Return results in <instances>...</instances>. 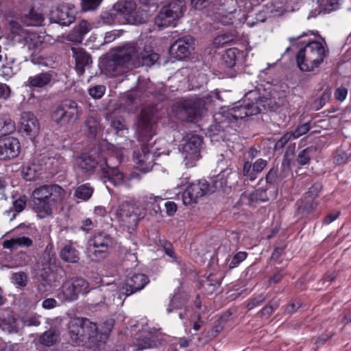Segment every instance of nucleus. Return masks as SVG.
<instances>
[{"label": "nucleus", "mask_w": 351, "mask_h": 351, "mask_svg": "<svg viewBox=\"0 0 351 351\" xmlns=\"http://www.w3.org/2000/svg\"><path fill=\"white\" fill-rule=\"evenodd\" d=\"M91 28L92 27L90 23L85 20L82 21L76 29L80 39L82 40L84 36L86 34Z\"/></svg>", "instance_id": "47"}, {"label": "nucleus", "mask_w": 351, "mask_h": 351, "mask_svg": "<svg viewBox=\"0 0 351 351\" xmlns=\"http://www.w3.org/2000/svg\"><path fill=\"white\" fill-rule=\"evenodd\" d=\"M71 50L75 61V69L79 75H82L85 66L92 62L91 57L82 48L72 47Z\"/></svg>", "instance_id": "25"}, {"label": "nucleus", "mask_w": 351, "mask_h": 351, "mask_svg": "<svg viewBox=\"0 0 351 351\" xmlns=\"http://www.w3.org/2000/svg\"><path fill=\"white\" fill-rule=\"evenodd\" d=\"M102 0H82V8L84 11L95 10Z\"/></svg>", "instance_id": "48"}, {"label": "nucleus", "mask_w": 351, "mask_h": 351, "mask_svg": "<svg viewBox=\"0 0 351 351\" xmlns=\"http://www.w3.org/2000/svg\"><path fill=\"white\" fill-rule=\"evenodd\" d=\"M112 127L117 132L125 129V124L122 118L115 119L111 122Z\"/></svg>", "instance_id": "59"}, {"label": "nucleus", "mask_w": 351, "mask_h": 351, "mask_svg": "<svg viewBox=\"0 0 351 351\" xmlns=\"http://www.w3.org/2000/svg\"><path fill=\"white\" fill-rule=\"evenodd\" d=\"M106 92V86L104 85H96L88 89V93L91 97L98 99L102 97Z\"/></svg>", "instance_id": "42"}, {"label": "nucleus", "mask_w": 351, "mask_h": 351, "mask_svg": "<svg viewBox=\"0 0 351 351\" xmlns=\"http://www.w3.org/2000/svg\"><path fill=\"white\" fill-rule=\"evenodd\" d=\"M25 206H26V201L22 197H20V198L16 199L13 203V206L14 208V210L17 213L21 212L25 208Z\"/></svg>", "instance_id": "58"}, {"label": "nucleus", "mask_w": 351, "mask_h": 351, "mask_svg": "<svg viewBox=\"0 0 351 351\" xmlns=\"http://www.w3.org/2000/svg\"><path fill=\"white\" fill-rule=\"evenodd\" d=\"M21 151L19 141L12 136L0 139V160H8L17 157Z\"/></svg>", "instance_id": "18"}, {"label": "nucleus", "mask_w": 351, "mask_h": 351, "mask_svg": "<svg viewBox=\"0 0 351 351\" xmlns=\"http://www.w3.org/2000/svg\"><path fill=\"white\" fill-rule=\"evenodd\" d=\"M11 279L13 284L20 287H25L27 283V276L22 271L14 273Z\"/></svg>", "instance_id": "40"}, {"label": "nucleus", "mask_w": 351, "mask_h": 351, "mask_svg": "<svg viewBox=\"0 0 351 351\" xmlns=\"http://www.w3.org/2000/svg\"><path fill=\"white\" fill-rule=\"evenodd\" d=\"M23 34L24 45L31 51V61L35 64H43V58L36 53L44 48L45 37L31 32H25Z\"/></svg>", "instance_id": "15"}, {"label": "nucleus", "mask_w": 351, "mask_h": 351, "mask_svg": "<svg viewBox=\"0 0 351 351\" xmlns=\"http://www.w3.org/2000/svg\"><path fill=\"white\" fill-rule=\"evenodd\" d=\"M51 75L48 72L40 73L29 77L26 85L32 88H44L51 82Z\"/></svg>", "instance_id": "26"}, {"label": "nucleus", "mask_w": 351, "mask_h": 351, "mask_svg": "<svg viewBox=\"0 0 351 351\" xmlns=\"http://www.w3.org/2000/svg\"><path fill=\"white\" fill-rule=\"evenodd\" d=\"M43 168V165L37 164L34 161L31 164L23 166L22 169L23 176L24 179L28 181L35 180L42 173Z\"/></svg>", "instance_id": "28"}, {"label": "nucleus", "mask_w": 351, "mask_h": 351, "mask_svg": "<svg viewBox=\"0 0 351 351\" xmlns=\"http://www.w3.org/2000/svg\"><path fill=\"white\" fill-rule=\"evenodd\" d=\"M3 330L8 333H16L19 331V324L14 317H8L2 324Z\"/></svg>", "instance_id": "39"}, {"label": "nucleus", "mask_w": 351, "mask_h": 351, "mask_svg": "<svg viewBox=\"0 0 351 351\" xmlns=\"http://www.w3.org/2000/svg\"><path fill=\"white\" fill-rule=\"evenodd\" d=\"M156 158V154L149 150L147 145H144L141 151L134 153V160L138 168L143 173H147L152 169Z\"/></svg>", "instance_id": "21"}, {"label": "nucleus", "mask_w": 351, "mask_h": 351, "mask_svg": "<svg viewBox=\"0 0 351 351\" xmlns=\"http://www.w3.org/2000/svg\"><path fill=\"white\" fill-rule=\"evenodd\" d=\"M104 159V158L99 161H96L90 155L83 154L79 158L78 165L82 169L86 171H92L96 167H98L101 171L100 165L104 164L103 161Z\"/></svg>", "instance_id": "29"}, {"label": "nucleus", "mask_w": 351, "mask_h": 351, "mask_svg": "<svg viewBox=\"0 0 351 351\" xmlns=\"http://www.w3.org/2000/svg\"><path fill=\"white\" fill-rule=\"evenodd\" d=\"M57 306V302L53 298H47L43 301L42 306L45 309H51Z\"/></svg>", "instance_id": "62"}, {"label": "nucleus", "mask_w": 351, "mask_h": 351, "mask_svg": "<svg viewBox=\"0 0 351 351\" xmlns=\"http://www.w3.org/2000/svg\"><path fill=\"white\" fill-rule=\"evenodd\" d=\"M95 225L90 219H86L82 221L81 229L86 232L91 230Z\"/></svg>", "instance_id": "61"}, {"label": "nucleus", "mask_w": 351, "mask_h": 351, "mask_svg": "<svg viewBox=\"0 0 351 351\" xmlns=\"http://www.w3.org/2000/svg\"><path fill=\"white\" fill-rule=\"evenodd\" d=\"M86 124L88 128L90 134L93 136H95L99 130V123L97 120L93 117H89L86 121Z\"/></svg>", "instance_id": "49"}, {"label": "nucleus", "mask_w": 351, "mask_h": 351, "mask_svg": "<svg viewBox=\"0 0 351 351\" xmlns=\"http://www.w3.org/2000/svg\"><path fill=\"white\" fill-rule=\"evenodd\" d=\"M19 131L29 136L31 139L34 138L39 133V121L32 112H24L22 113L19 123Z\"/></svg>", "instance_id": "19"}, {"label": "nucleus", "mask_w": 351, "mask_h": 351, "mask_svg": "<svg viewBox=\"0 0 351 351\" xmlns=\"http://www.w3.org/2000/svg\"><path fill=\"white\" fill-rule=\"evenodd\" d=\"M266 182L270 184H278L281 181H279V175L278 174L277 169L271 168L267 173L265 177Z\"/></svg>", "instance_id": "50"}, {"label": "nucleus", "mask_w": 351, "mask_h": 351, "mask_svg": "<svg viewBox=\"0 0 351 351\" xmlns=\"http://www.w3.org/2000/svg\"><path fill=\"white\" fill-rule=\"evenodd\" d=\"M14 74V69L10 62L3 64L0 68V76L5 80H8Z\"/></svg>", "instance_id": "43"}, {"label": "nucleus", "mask_w": 351, "mask_h": 351, "mask_svg": "<svg viewBox=\"0 0 351 351\" xmlns=\"http://www.w3.org/2000/svg\"><path fill=\"white\" fill-rule=\"evenodd\" d=\"M162 201V198L159 196H154L152 194L143 197V202L147 209L152 210L155 213L160 211L159 203Z\"/></svg>", "instance_id": "33"}, {"label": "nucleus", "mask_w": 351, "mask_h": 351, "mask_svg": "<svg viewBox=\"0 0 351 351\" xmlns=\"http://www.w3.org/2000/svg\"><path fill=\"white\" fill-rule=\"evenodd\" d=\"M88 284L83 278H74L66 280L57 297L62 301H72L77 299L80 293L88 292Z\"/></svg>", "instance_id": "13"}, {"label": "nucleus", "mask_w": 351, "mask_h": 351, "mask_svg": "<svg viewBox=\"0 0 351 351\" xmlns=\"http://www.w3.org/2000/svg\"><path fill=\"white\" fill-rule=\"evenodd\" d=\"M104 332L99 335L96 324L86 318H74L69 324V334L76 346L96 343L108 339L113 327V322L108 320L104 323Z\"/></svg>", "instance_id": "2"}, {"label": "nucleus", "mask_w": 351, "mask_h": 351, "mask_svg": "<svg viewBox=\"0 0 351 351\" xmlns=\"http://www.w3.org/2000/svg\"><path fill=\"white\" fill-rule=\"evenodd\" d=\"M238 54L239 50L237 48H230L226 51L223 59L228 67L231 68L235 65Z\"/></svg>", "instance_id": "36"}, {"label": "nucleus", "mask_w": 351, "mask_h": 351, "mask_svg": "<svg viewBox=\"0 0 351 351\" xmlns=\"http://www.w3.org/2000/svg\"><path fill=\"white\" fill-rule=\"evenodd\" d=\"M32 245V241L27 237H19L5 240L3 242V247L10 250L17 249L20 247H29Z\"/></svg>", "instance_id": "30"}, {"label": "nucleus", "mask_w": 351, "mask_h": 351, "mask_svg": "<svg viewBox=\"0 0 351 351\" xmlns=\"http://www.w3.org/2000/svg\"><path fill=\"white\" fill-rule=\"evenodd\" d=\"M186 9L184 0H171L168 5L161 9L155 18V24L160 28L176 26L183 16Z\"/></svg>", "instance_id": "8"}, {"label": "nucleus", "mask_w": 351, "mask_h": 351, "mask_svg": "<svg viewBox=\"0 0 351 351\" xmlns=\"http://www.w3.org/2000/svg\"><path fill=\"white\" fill-rule=\"evenodd\" d=\"M247 254L245 252H238L232 257L229 263V268L233 269L237 267L241 262L247 258Z\"/></svg>", "instance_id": "44"}, {"label": "nucleus", "mask_w": 351, "mask_h": 351, "mask_svg": "<svg viewBox=\"0 0 351 351\" xmlns=\"http://www.w3.org/2000/svg\"><path fill=\"white\" fill-rule=\"evenodd\" d=\"M51 203L54 202H61L65 197V191L58 185H50Z\"/></svg>", "instance_id": "38"}, {"label": "nucleus", "mask_w": 351, "mask_h": 351, "mask_svg": "<svg viewBox=\"0 0 351 351\" xmlns=\"http://www.w3.org/2000/svg\"><path fill=\"white\" fill-rule=\"evenodd\" d=\"M293 138L292 133L287 132L275 144L276 149H282L285 145L291 139Z\"/></svg>", "instance_id": "51"}, {"label": "nucleus", "mask_w": 351, "mask_h": 351, "mask_svg": "<svg viewBox=\"0 0 351 351\" xmlns=\"http://www.w3.org/2000/svg\"><path fill=\"white\" fill-rule=\"evenodd\" d=\"M114 58L108 61L107 71L113 75H121L134 67L152 66L159 59L153 51L151 41L140 38L114 49Z\"/></svg>", "instance_id": "1"}, {"label": "nucleus", "mask_w": 351, "mask_h": 351, "mask_svg": "<svg viewBox=\"0 0 351 351\" xmlns=\"http://www.w3.org/2000/svg\"><path fill=\"white\" fill-rule=\"evenodd\" d=\"M93 191V188L90 184H84L77 187L75 191V196L79 199L86 201L91 197Z\"/></svg>", "instance_id": "34"}, {"label": "nucleus", "mask_w": 351, "mask_h": 351, "mask_svg": "<svg viewBox=\"0 0 351 351\" xmlns=\"http://www.w3.org/2000/svg\"><path fill=\"white\" fill-rule=\"evenodd\" d=\"M33 208L40 218H45L52 214L50 189L43 185L32 192Z\"/></svg>", "instance_id": "12"}, {"label": "nucleus", "mask_w": 351, "mask_h": 351, "mask_svg": "<svg viewBox=\"0 0 351 351\" xmlns=\"http://www.w3.org/2000/svg\"><path fill=\"white\" fill-rule=\"evenodd\" d=\"M44 21L43 14L36 10L32 9L28 14L23 19V23L27 26H40Z\"/></svg>", "instance_id": "31"}, {"label": "nucleus", "mask_w": 351, "mask_h": 351, "mask_svg": "<svg viewBox=\"0 0 351 351\" xmlns=\"http://www.w3.org/2000/svg\"><path fill=\"white\" fill-rule=\"evenodd\" d=\"M213 99L221 100L219 91L212 92L202 98L184 99L178 104L177 108L181 113L186 114L189 121H193L204 114L207 109L206 106L213 101Z\"/></svg>", "instance_id": "6"}, {"label": "nucleus", "mask_w": 351, "mask_h": 351, "mask_svg": "<svg viewBox=\"0 0 351 351\" xmlns=\"http://www.w3.org/2000/svg\"><path fill=\"white\" fill-rule=\"evenodd\" d=\"M60 256L68 263H76L79 260L78 252L71 241H67L61 248Z\"/></svg>", "instance_id": "27"}, {"label": "nucleus", "mask_w": 351, "mask_h": 351, "mask_svg": "<svg viewBox=\"0 0 351 351\" xmlns=\"http://www.w3.org/2000/svg\"><path fill=\"white\" fill-rule=\"evenodd\" d=\"M104 164H101V173L102 176L107 178L114 186L125 185L130 187L129 181L132 180H140L141 177L138 173H132L128 176L124 177L123 174L116 167H110L107 160H104Z\"/></svg>", "instance_id": "14"}, {"label": "nucleus", "mask_w": 351, "mask_h": 351, "mask_svg": "<svg viewBox=\"0 0 351 351\" xmlns=\"http://www.w3.org/2000/svg\"><path fill=\"white\" fill-rule=\"evenodd\" d=\"M285 274L282 269L277 270L274 274L269 279L268 283L269 285L276 284L279 282L282 278L285 276Z\"/></svg>", "instance_id": "55"}, {"label": "nucleus", "mask_w": 351, "mask_h": 351, "mask_svg": "<svg viewBox=\"0 0 351 351\" xmlns=\"http://www.w3.org/2000/svg\"><path fill=\"white\" fill-rule=\"evenodd\" d=\"M15 129V123L12 119H0V136L9 134L13 132Z\"/></svg>", "instance_id": "37"}, {"label": "nucleus", "mask_w": 351, "mask_h": 351, "mask_svg": "<svg viewBox=\"0 0 351 351\" xmlns=\"http://www.w3.org/2000/svg\"><path fill=\"white\" fill-rule=\"evenodd\" d=\"M290 172V164L288 160H283L281 165V171L279 175V181H282L287 178Z\"/></svg>", "instance_id": "54"}, {"label": "nucleus", "mask_w": 351, "mask_h": 351, "mask_svg": "<svg viewBox=\"0 0 351 351\" xmlns=\"http://www.w3.org/2000/svg\"><path fill=\"white\" fill-rule=\"evenodd\" d=\"M312 147H307L302 150L298 155L297 162L300 165H305L308 163L311 158V154L313 152Z\"/></svg>", "instance_id": "41"}, {"label": "nucleus", "mask_w": 351, "mask_h": 351, "mask_svg": "<svg viewBox=\"0 0 351 351\" xmlns=\"http://www.w3.org/2000/svg\"><path fill=\"white\" fill-rule=\"evenodd\" d=\"M149 282V278L146 275L134 274L126 280L125 285L121 288L120 293L128 297L143 289Z\"/></svg>", "instance_id": "20"}, {"label": "nucleus", "mask_w": 351, "mask_h": 351, "mask_svg": "<svg viewBox=\"0 0 351 351\" xmlns=\"http://www.w3.org/2000/svg\"><path fill=\"white\" fill-rule=\"evenodd\" d=\"M202 144L203 139L199 135L188 134L184 138L181 151L184 158L183 162L186 167H193L196 165L201 157Z\"/></svg>", "instance_id": "9"}, {"label": "nucleus", "mask_w": 351, "mask_h": 351, "mask_svg": "<svg viewBox=\"0 0 351 351\" xmlns=\"http://www.w3.org/2000/svg\"><path fill=\"white\" fill-rule=\"evenodd\" d=\"M278 304L277 302H271L269 305L265 306L262 309V313L263 315H270L275 309L278 307Z\"/></svg>", "instance_id": "64"}, {"label": "nucleus", "mask_w": 351, "mask_h": 351, "mask_svg": "<svg viewBox=\"0 0 351 351\" xmlns=\"http://www.w3.org/2000/svg\"><path fill=\"white\" fill-rule=\"evenodd\" d=\"M232 175L230 168L223 169L212 181V186H209L206 180L189 184L182 194V201L185 205L195 202L198 197L213 193L216 191L224 190L229 184Z\"/></svg>", "instance_id": "3"}, {"label": "nucleus", "mask_w": 351, "mask_h": 351, "mask_svg": "<svg viewBox=\"0 0 351 351\" xmlns=\"http://www.w3.org/2000/svg\"><path fill=\"white\" fill-rule=\"evenodd\" d=\"M261 109L254 103L237 104L229 110L228 114L235 120L242 119L248 116H252L261 112Z\"/></svg>", "instance_id": "22"}, {"label": "nucleus", "mask_w": 351, "mask_h": 351, "mask_svg": "<svg viewBox=\"0 0 351 351\" xmlns=\"http://www.w3.org/2000/svg\"><path fill=\"white\" fill-rule=\"evenodd\" d=\"M114 8L125 19L127 23H135L136 22V5L134 1H121L115 4Z\"/></svg>", "instance_id": "23"}, {"label": "nucleus", "mask_w": 351, "mask_h": 351, "mask_svg": "<svg viewBox=\"0 0 351 351\" xmlns=\"http://www.w3.org/2000/svg\"><path fill=\"white\" fill-rule=\"evenodd\" d=\"M135 344L136 346V351L152 348L157 345L155 336L152 332H149L143 339H136Z\"/></svg>", "instance_id": "32"}, {"label": "nucleus", "mask_w": 351, "mask_h": 351, "mask_svg": "<svg viewBox=\"0 0 351 351\" xmlns=\"http://www.w3.org/2000/svg\"><path fill=\"white\" fill-rule=\"evenodd\" d=\"M265 298L263 295H259L257 297L252 298L249 303L247 304V308L249 310L252 309L253 308L259 306L263 302H264Z\"/></svg>", "instance_id": "56"}, {"label": "nucleus", "mask_w": 351, "mask_h": 351, "mask_svg": "<svg viewBox=\"0 0 351 351\" xmlns=\"http://www.w3.org/2000/svg\"><path fill=\"white\" fill-rule=\"evenodd\" d=\"M10 88L5 84H0V97L7 99L10 97Z\"/></svg>", "instance_id": "63"}, {"label": "nucleus", "mask_w": 351, "mask_h": 351, "mask_svg": "<svg viewBox=\"0 0 351 351\" xmlns=\"http://www.w3.org/2000/svg\"><path fill=\"white\" fill-rule=\"evenodd\" d=\"M311 129L310 122L299 125L295 130L292 132L293 139L298 138L301 136L306 134Z\"/></svg>", "instance_id": "45"}, {"label": "nucleus", "mask_w": 351, "mask_h": 351, "mask_svg": "<svg viewBox=\"0 0 351 351\" xmlns=\"http://www.w3.org/2000/svg\"><path fill=\"white\" fill-rule=\"evenodd\" d=\"M115 245L114 239L106 232H98L88 240L86 255L92 262H99L105 259Z\"/></svg>", "instance_id": "5"}, {"label": "nucleus", "mask_w": 351, "mask_h": 351, "mask_svg": "<svg viewBox=\"0 0 351 351\" xmlns=\"http://www.w3.org/2000/svg\"><path fill=\"white\" fill-rule=\"evenodd\" d=\"M153 109L143 108L137 118L135 135L141 142H148L154 135V121Z\"/></svg>", "instance_id": "11"}, {"label": "nucleus", "mask_w": 351, "mask_h": 351, "mask_svg": "<svg viewBox=\"0 0 351 351\" xmlns=\"http://www.w3.org/2000/svg\"><path fill=\"white\" fill-rule=\"evenodd\" d=\"M76 11L66 4H61L53 9L50 13L51 21L62 26H69L75 20Z\"/></svg>", "instance_id": "16"}, {"label": "nucleus", "mask_w": 351, "mask_h": 351, "mask_svg": "<svg viewBox=\"0 0 351 351\" xmlns=\"http://www.w3.org/2000/svg\"><path fill=\"white\" fill-rule=\"evenodd\" d=\"M326 56V49L321 43L309 42L298 51L297 65L302 71H311L323 62Z\"/></svg>", "instance_id": "4"}, {"label": "nucleus", "mask_w": 351, "mask_h": 351, "mask_svg": "<svg viewBox=\"0 0 351 351\" xmlns=\"http://www.w3.org/2000/svg\"><path fill=\"white\" fill-rule=\"evenodd\" d=\"M81 114L82 110L75 101L65 99L53 110L51 119L58 125L66 128L78 120Z\"/></svg>", "instance_id": "7"}, {"label": "nucleus", "mask_w": 351, "mask_h": 351, "mask_svg": "<svg viewBox=\"0 0 351 351\" xmlns=\"http://www.w3.org/2000/svg\"><path fill=\"white\" fill-rule=\"evenodd\" d=\"M233 35H229L227 34H223L217 36L214 39V44L216 45H222L228 43L234 39Z\"/></svg>", "instance_id": "53"}, {"label": "nucleus", "mask_w": 351, "mask_h": 351, "mask_svg": "<svg viewBox=\"0 0 351 351\" xmlns=\"http://www.w3.org/2000/svg\"><path fill=\"white\" fill-rule=\"evenodd\" d=\"M348 95V90L345 87H339L336 89L335 93V97L339 101H343L346 99Z\"/></svg>", "instance_id": "57"}, {"label": "nucleus", "mask_w": 351, "mask_h": 351, "mask_svg": "<svg viewBox=\"0 0 351 351\" xmlns=\"http://www.w3.org/2000/svg\"><path fill=\"white\" fill-rule=\"evenodd\" d=\"M194 39L191 36H185L177 40L170 47V53L177 59L182 60L191 55L194 49Z\"/></svg>", "instance_id": "17"}, {"label": "nucleus", "mask_w": 351, "mask_h": 351, "mask_svg": "<svg viewBox=\"0 0 351 351\" xmlns=\"http://www.w3.org/2000/svg\"><path fill=\"white\" fill-rule=\"evenodd\" d=\"M321 189V184L319 183H315L312 186V187L309 189L308 191L306 193V195L310 199H313L317 195Z\"/></svg>", "instance_id": "60"}, {"label": "nucleus", "mask_w": 351, "mask_h": 351, "mask_svg": "<svg viewBox=\"0 0 351 351\" xmlns=\"http://www.w3.org/2000/svg\"><path fill=\"white\" fill-rule=\"evenodd\" d=\"M138 208L132 203L125 202L121 204L115 211V216L119 225L132 233L141 219Z\"/></svg>", "instance_id": "10"}, {"label": "nucleus", "mask_w": 351, "mask_h": 351, "mask_svg": "<svg viewBox=\"0 0 351 351\" xmlns=\"http://www.w3.org/2000/svg\"><path fill=\"white\" fill-rule=\"evenodd\" d=\"M58 338V333L54 330H49L40 337L39 341L45 346H51L57 341Z\"/></svg>", "instance_id": "35"}, {"label": "nucleus", "mask_w": 351, "mask_h": 351, "mask_svg": "<svg viewBox=\"0 0 351 351\" xmlns=\"http://www.w3.org/2000/svg\"><path fill=\"white\" fill-rule=\"evenodd\" d=\"M267 161L263 158L257 159L252 165L249 161H245L243 166L242 174L250 181L254 180L257 175L260 173L267 166Z\"/></svg>", "instance_id": "24"}, {"label": "nucleus", "mask_w": 351, "mask_h": 351, "mask_svg": "<svg viewBox=\"0 0 351 351\" xmlns=\"http://www.w3.org/2000/svg\"><path fill=\"white\" fill-rule=\"evenodd\" d=\"M233 35H229L227 34H223L217 36L214 39V44L216 45H222L228 43L234 39Z\"/></svg>", "instance_id": "52"}, {"label": "nucleus", "mask_w": 351, "mask_h": 351, "mask_svg": "<svg viewBox=\"0 0 351 351\" xmlns=\"http://www.w3.org/2000/svg\"><path fill=\"white\" fill-rule=\"evenodd\" d=\"M160 245L163 247L165 254L171 258V261H176V256L174 252L172 244L167 241H160Z\"/></svg>", "instance_id": "46"}]
</instances>
